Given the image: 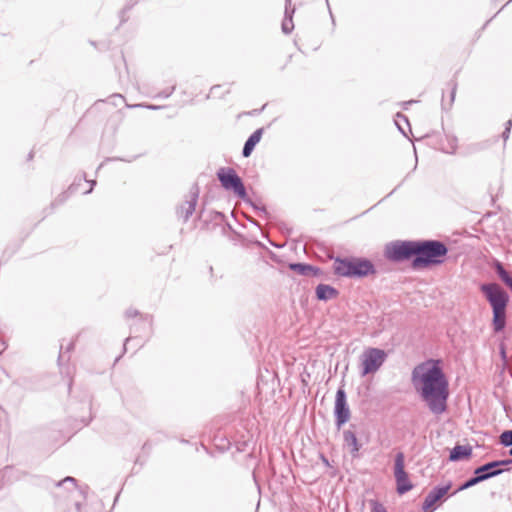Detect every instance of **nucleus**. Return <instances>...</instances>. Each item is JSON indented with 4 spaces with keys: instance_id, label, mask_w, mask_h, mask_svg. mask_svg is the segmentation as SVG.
<instances>
[{
    "instance_id": "1",
    "label": "nucleus",
    "mask_w": 512,
    "mask_h": 512,
    "mask_svg": "<svg viewBox=\"0 0 512 512\" xmlns=\"http://www.w3.org/2000/svg\"><path fill=\"white\" fill-rule=\"evenodd\" d=\"M412 383L429 411L439 416L447 411L449 383L438 363H421L412 371Z\"/></svg>"
},
{
    "instance_id": "2",
    "label": "nucleus",
    "mask_w": 512,
    "mask_h": 512,
    "mask_svg": "<svg viewBox=\"0 0 512 512\" xmlns=\"http://www.w3.org/2000/svg\"><path fill=\"white\" fill-rule=\"evenodd\" d=\"M448 254L447 246L439 240H417V256L413 268H426L442 264Z\"/></svg>"
},
{
    "instance_id": "3",
    "label": "nucleus",
    "mask_w": 512,
    "mask_h": 512,
    "mask_svg": "<svg viewBox=\"0 0 512 512\" xmlns=\"http://www.w3.org/2000/svg\"><path fill=\"white\" fill-rule=\"evenodd\" d=\"M334 273L349 278H362L376 272L374 264L365 258L337 257L333 264Z\"/></svg>"
},
{
    "instance_id": "4",
    "label": "nucleus",
    "mask_w": 512,
    "mask_h": 512,
    "mask_svg": "<svg viewBox=\"0 0 512 512\" xmlns=\"http://www.w3.org/2000/svg\"><path fill=\"white\" fill-rule=\"evenodd\" d=\"M417 256L416 241H394L386 245L385 257L394 262L409 260Z\"/></svg>"
},
{
    "instance_id": "5",
    "label": "nucleus",
    "mask_w": 512,
    "mask_h": 512,
    "mask_svg": "<svg viewBox=\"0 0 512 512\" xmlns=\"http://www.w3.org/2000/svg\"><path fill=\"white\" fill-rule=\"evenodd\" d=\"M217 178L225 190L233 191L240 199L246 200L247 192L243 181L233 168H220Z\"/></svg>"
},
{
    "instance_id": "6",
    "label": "nucleus",
    "mask_w": 512,
    "mask_h": 512,
    "mask_svg": "<svg viewBox=\"0 0 512 512\" xmlns=\"http://www.w3.org/2000/svg\"><path fill=\"white\" fill-rule=\"evenodd\" d=\"M387 354L380 348H368L361 356V375L366 376L375 373L384 364Z\"/></svg>"
},
{
    "instance_id": "7",
    "label": "nucleus",
    "mask_w": 512,
    "mask_h": 512,
    "mask_svg": "<svg viewBox=\"0 0 512 512\" xmlns=\"http://www.w3.org/2000/svg\"><path fill=\"white\" fill-rule=\"evenodd\" d=\"M481 291L484 293L492 310L507 308L509 302L508 293L496 283L483 284Z\"/></svg>"
},
{
    "instance_id": "8",
    "label": "nucleus",
    "mask_w": 512,
    "mask_h": 512,
    "mask_svg": "<svg viewBox=\"0 0 512 512\" xmlns=\"http://www.w3.org/2000/svg\"><path fill=\"white\" fill-rule=\"evenodd\" d=\"M394 477L396 480V491L399 495H403L413 488V484L405 471V455L401 451L395 455Z\"/></svg>"
},
{
    "instance_id": "9",
    "label": "nucleus",
    "mask_w": 512,
    "mask_h": 512,
    "mask_svg": "<svg viewBox=\"0 0 512 512\" xmlns=\"http://www.w3.org/2000/svg\"><path fill=\"white\" fill-rule=\"evenodd\" d=\"M512 464V458L505 460H494L487 462L474 470L476 475H484L481 479L482 482L492 477L502 474L506 469L500 468L501 466H508ZM509 470V468H507Z\"/></svg>"
},
{
    "instance_id": "10",
    "label": "nucleus",
    "mask_w": 512,
    "mask_h": 512,
    "mask_svg": "<svg viewBox=\"0 0 512 512\" xmlns=\"http://www.w3.org/2000/svg\"><path fill=\"white\" fill-rule=\"evenodd\" d=\"M334 414L336 426L338 428L344 425L350 418V410L347 404L346 393L342 388H339L336 392Z\"/></svg>"
},
{
    "instance_id": "11",
    "label": "nucleus",
    "mask_w": 512,
    "mask_h": 512,
    "mask_svg": "<svg viewBox=\"0 0 512 512\" xmlns=\"http://www.w3.org/2000/svg\"><path fill=\"white\" fill-rule=\"evenodd\" d=\"M198 195V186L194 185L190 189L189 197L179 207H177V216L179 218H182L184 222H187L190 216L194 213L198 200Z\"/></svg>"
},
{
    "instance_id": "12",
    "label": "nucleus",
    "mask_w": 512,
    "mask_h": 512,
    "mask_svg": "<svg viewBox=\"0 0 512 512\" xmlns=\"http://www.w3.org/2000/svg\"><path fill=\"white\" fill-rule=\"evenodd\" d=\"M451 483L449 482L444 486H436L427 494L424 499L422 509L424 512H433L435 510V504L440 501L450 490Z\"/></svg>"
},
{
    "instance_id": "13",
    "label": "nucleus",
    "mask_w": 512,
    "mask_h": 512,
    "mask_svg": "<svg viewBox=\"0 0 512 512\" xmlns=\"http://www.w3.org/2000/svg\"><path fill=\"white\" fill-rule=\"evenodd\" d=\"M316 298L319 301H328L336 298L339 295V291L331 285L319 284L315 289Z\"/></svg>"
},
{
    "instance_id": "14",
    "label": "nucleus",
    "mask_w": 512,
    "mask_h": 512,
    "mask_svg": "<svg viewBox=\"0 0 512 512\" xmlns=\"http://www.w3.org/2000/svg\"><path fill=\"white\" fill-rule=\"evenodd\" d=\"M264 129L259 128L255 130L246 140L242 149L243 157H249L255 146L260 142Z\"/></svg>"
},
{
    "instance_id": "15",
    "label": "nucleus",
    "mask_w": 512,
    "mask_h": 512,
    "mask_svg": "<svg viewBox=\"0 0 512 512\" xmlns=\"http://www.w3.org/2000/svg\"><path fill=\"white\" fill-rule=\"evenodd\" d=\"M343 440L346 446L350 448V453L353 456H357L361 445L358 443V439L356 437V434L351 430H344L343 431Z\"/></svg>"
},
{
    "instance_id": "16",
    "label": "nucleus",
    "mask_w": 512,
    "mask_h": 512,
    "mask_svg": "<svg viewBox=\"0 0 512 512\" xmlns=\"http://www.w3.org/2000/svg\"><path fill=\"white\" fill-rule=\"evenodd\" d=\"M472 454V448L467 445H456L451 451L449 455L450 461H460L470 457Z\"/></svg>"
},
{
    "instance_id": "17",
    "label": "nucleus",
    "mask_w": 512,
    "mask_h": 512,
    "mask_svg": "<svg viewBox=\"0 0 512 512\" xmlns=\"http://www.w3.org/2000/svg\"><path fill=\"white\" fill-rule=\"evenodd\" d=\"M493 312V320L492 325L494 332H501L506 325V308L503 309H494Z\"/></svg>"
},
{
    "instance_id": "18",
    "label": "nucleus",
    "mask_w": 512,
    "mask_h": 512,
    "mask_svg": "<svg viewBox=\"0 0 512 512\" xmlns=\"http://www.w3.org/2000/svg\"><path fill=\"white\" fill-rule=\"evenodd\" d=\"M127 318L137 317L139 316V322L143 326V328L149 332L152 327L153 318L151 315H140L139 311L136 309H128L125 312Z\"/></svg>"
},
{
    "instance_id": "19",
    "label": "nucleus",
    "mask_w": 512,
    "mask_h": 512,
    "mask_svg": "<svg viewBox=\"0 0 512 512\" xmlns=\"http://www.w3.org/2000/svg\"><path fill=\"white\" fill-rule=\"evenodd\" d=\"M495 271L499 278L512 290V276L510 273L504 268L502 263L496 261L494 265Z\"/></svg>"
},
{
    "instance_id": "20",
    "label": "nucleus",
    "mask_w": 512,
    "mask_h": 512,
    "mask_svg": "<svg viewBox=\"0 0 512 512\" xmlns=\"http://www.w3.org/2000/svg\"><path fill=\"white\" fill-rule=\"evenodd\" d=\"M288 4H290V0H286L285 18L282 22V31L285 34H290L294 28L292 21V14L294 13V9H292L291 13H289L287 7Z\"/></svg>"
},
{
    "instance_id": "21",
    "label": "nucleus",
    "mask_w": 512,
    "mask_h": 512,
    "mask_svg": "<svg viewBox=\"0 0 512 512\" xmlns=\"http://www.w3.org/2000/svg\"><path fill=\"white\" fill-rule=\"evenodd\" d=\"M289 268L292 271L297 272L298 274H300L302 276H310V272L312 270V265L307 264V263L297 262V263H290Z\"/></svg>"
},
{
    "instance_id": "22",
    "label": "nucleus",
    "mask_w": 512,
    "mask_h": 512,
    "mask_svg": "<svg viewBox=\"0 0 512 512\" xmlns=\"http://www.w3.org/2000/svg\"><path fill=\"white\" fill-rule=\"evenodd\" d=\"M483 476L484 475H476V474H474L471 478H469L463 484H461L459 486V488L454 493H452V495L456 494L459 491H463V490H466V489H468L470 487H473V486L477 485L478 483L482 482L481 478Z\"/></svg>"
},
{
    "instance_id": "23",
    "label": "nucleus",
    "mask_w": 512,
    "mask_h": 512,
    "mask_svg": "<svg viewBox=\"0 0 512 512\" xmlns=\"http://www.w3.org/2000/svg\"><path fill=\"white\" fill-rule=\"evenodd\" d=\"M395 124H396V126L398 127L399 131H400L403 135H405V136H406V132H405V130H404L403 124H405V125L409 128V131H411L410 124H409V121H408V118H407L404 114H402V113H400V112H398V113L396 114Z\"/></svg>"
},
{
    "instance_id": "24",
    "label": "nucleus",
    "mask_w": 512,
    "mask_h": 512,
    "mask_svg": "<svg viewBox=\"0 0 512 512\" xmlns=\"http://www.w3.org/2000/svg\"><path fill=\"white\" fill-rule=\"evenodd\" d=\"M447 145L443 146L442 150L445 153L453 154L457 149V138L454 136H446Z\"/></svg>"
},
{
    "instance_id": "25",
    "label": "nucleus",
    "mask_w": 512,
    "mask_h": 512,
    "mask_svg": "<svg viewBox=\"0 0 512 512\" xmlns=\"http://www.w3.org/2000/svg\"><path fill=\"white\" fill-rule=\"evenodd\" d=\"M500 444L504 447L512 446V430H505L501 433Z\"/></svg>"
},
{
    "instance_id": "26",
    "label": "nucleus",
    "mask_w": 512,
    "mask_h": 512,
    "mask_svg": "<svg viewBox=\"0 0 512 512\" xmlns=\"http://www.w3.org/2000/svg\"><path fill=\"white\" fill-rule=\"evenodd\" d=\"M67 484L71 485V489H75L77 487V480L74 477L67 476L64 479L55 482L56 487H62Z\"/></svg>"
},
{
    "instance_id": "27",
    "label": "nucleus",
    "mask_w": 512,
    "mask_h": 512,
    "mask_svg": "<svg viewBox=\"0 0 512 512\" xmlns=\"http://www.w3.org/2000/svg\"><path fill=\"white\" fill-rule=\"evenodd\" d=\"M74 191V187L73 185H71L69 188H68V191L67 192H63L61 195H59L55 200L54 202L52 203L53 206L55 205H60L62 203H64L66 201V199L69 197V194H71L72 192Z\"/></svg>"
},
{
    "instance_id": "28",
    "label": "nucleus",
    "mask_w": 512,
    "mask_h": 512,
    "mask_svg": "<svg viewBox=\"0 0 512 512\" xmlns=\"http://www.w3.org/2000/svg\"><path fill=\"white\" fill-rule=\"evenodd\" d=\"M370 506H371V512H387L384 505L377 500H371Z\"/></svg>"
},
{
    "instance_id": "29",
    "label": "nucleus",
    "mask_w": 512,
    "mask_h": 512,
    "mask_svg": "<svg viewBox=\"0 0 512 512\" xmlns=\"http://www.w3.org/2000/svg\"><path fill=\"white\" fill-rule=\"evenodd\" d=\"M246 203H249L255 211H257L260 215H267V210L265 206L257 205L256 203L252 202L248 196L246 197V200H244Z\"/></svg>"
},
{
    "instance_id": "30",
    "label": "nucleus",
    "mask_w": 512,
    "mask_h": 512,
    "mask_svg": "<svg viewBox=\"0 0 512 512\" xmlns=\"http://www.w3.org/2000/svg\"><path fill=\"white\" fill-rule=\"evenodd\" d=\"M126 106L128 108L142 107V108H146V109H149V110H159V109L163 108V106L153 105V104H133V105L126 104Z\"/></svg>"
},
{
    "instance_id": "31",
    "label": "nucleus",
    "mask_w": 512,
    "mask_h": 512,
    "mask_svg": "<svg viewBox=\"0 0 512 512\" xmlns=\"http://www.w3.org/2000/svg\"><path fill=\"white\" fill-rule=\"evenodd\" d=\"M176 86L172 85L171 87L157 93L154 97L155 98H168L172 95V93L175 91Z\"/></svg>"
},
{
    "instance_id": "32",
    "label": "nucleus",
    "mask_w": 512,
    "mask_h": 512,
    "mask_svg": "<svg viewBox=\"0 0 512 512\" xmlns=\"http://www.w3.org/2000/svg\"><path fill=\"white\" fill-rule=\"evenodd\" d=\"M74 348V341H71L67 344L66 347H64L63 344L60 345V353H59V357H58V362L60 363V361L63 359L64 357V354H63V350L66 349V352H69L71 351L72 349Z\"/></svg>"
},
{
    "instance_id": "33",
    "label": "nucleus",
    "mask_w": 512,
    "mask_h": 512,
    "mask_svg": "<svg viewBox=\"0 0 512 512\" xmlns=\"http://www.w3.org/2000/svg\"><path fill=\"white\" fill-rule=\"evenodd\" d=\"M511 127H512V120H508L506 123L505 130L502 133V137H503L504 141H506L509 138Z\"/></svg>"
},
{
    "instance_id": "34",
    "label": "nucleus",
    "mask_w": 512,
    "mask_h": 512,
    "mask_svg": "<svg viewBox=\"0 0 512 512\" xmlns=\"http://www.w3.org/2000/svg\"><path fill=\"white\" fill-rule=\"evenodd\" d=\"M138 2V0H129L128 3L126 4V6L123 8L122 10V22L125 21V19H123V14L126 13L127 11H129L136 3Z\"/></svg>"
},
{
    "instance_id": "35",
    "label": "nucleus",
    "mask_w": 512,
    "mask_h": 512,
    "mask_svg": "<svg viewBox=\"0 0 512 512\" xmlns=\"http://www.w3.org/2000/svg\"><path fill=\"white\" fill-rule=\"evenodd\" d=\"M322 275H323L322 270L319 267H316V266L312 265V270L310 272V276L321 278Z\"/></svg>"
},
{
    "instance_id": "36",
    "label": "nucleus",
    "mask_w": 512,
    "mask_h": 512,
    "mask_svg": "<svg viewBox=\"0 0 512 512\" xmlns=\"http://www.w3.org/2000/svg\"><path fill=\"white\" fill-rule=\"evenodd\" d=\"M95 184H96L95 180L90 181V188L87 191H85V194L91 193Z\"/></svg>"
},
{
    "instance_id": "37",
    "label": "nucleus",
    "mask_w": 512,
    "mask_h": 512,
    "mask_svg": "<svg viewBox=\"0 0 512 512\" xmlns=\"http://www.w3.org/2000/svg\"><path fill=\"white\" fill-rule=\"evenodd\" d=\"M455 93H456V84L454 83L453 87H452V91H451V102L454 101Z\"/></svg>"
},
{
    "instance_id": "38",
    "label": "nucleus",
    "mask_w": 512,
    "mask_h": 512,
    "mask_svg": "<svg viewBox=\"0 0 512 512\" xmlns=\"http://www.w3.org/2000/svg\"><path fill=\"white\" fill-rule=\"evenodd\" d=\"M219 88H220L219 85H215V86L211 87L210 94H214L216 92V90L219 89Z\"/></svg>"
},
{
    "instance_id": "39",
    "label": "nucleus",
    "mask_w": 512,
    "mask_h": 512,
    "mask_svg": "<svg viewBox=\"0 0 512 512\" xmlns=\"http://www.w3.org/2000/svg\"><path fill=\"white\" fill-rule=\"evenodd\" d=\"M133 339H134V338H132V337H128V338H126L125 343H124V350H126V346H127V344H128L130 341H132Z\"/></svg>"
},
{
    "instance_id": "40",
    "label": "nucleus",
    "mask_w": 512,
    "mask_h": 512,
    "mask_svg": "<svg viewBox=\"0 0 512 512\" xmlns=\"http://www.w3.org/2000/svg\"><path fill=\"white\" fill-rule=\"evenodd\" d=\"M112 97H113V98H119V99H121V100H123V101L125 100V99H124V97H123L121 94H115V95H113Z\"/></svg>"
},
{
    "instance_id": "41",
    "label": "nucleus",
    "mask_w": 512,
    "mask_h": 512,
    "mask_svg": "<svg viewBox=\"0 0 512 512\" xmlns=\"http://www.w3.org/2000/svg\"><path fill=\"white\" fill-rule=\"evenodd\" d=\"M247 219H248V221H250L252 224L259 226V224H258L255 220H252L251 218H247Z\"/></svg>"
},
{
    "instance_id": "42",
    "label": "nucleus",
    "mask_w": 512,
    "mask_h": 512,
    "mask_svg": "<svg viewBox=\"0 0 512 512\" xmlns=\"http://www.w3.org/2000/svg\"><path fill=\"white\" fill-rule=\"evenodd\" d=\"M323 462H324L325 464H328V460H327L325 457H323Z\"/></svg>"
},
{
    "instance_id": "43",
    "label": "nucleus",
    "mask_w": 512,
    "mask_h": 512,
    "mask_svg": "<svg viewBox=\"0 0 512 512\" xmlns=\"http://www.w3.org/2000/svg\"><path fill=\"white\" fill-rule=\"evenodd\" d=\"M509 455L512 456V448L509 450Z\"/></svg>"
},
{
    "instance_id": "44",
    "label": "nucleus",
    "mask_w": 512,
    "mask_h": 512,
    "mask_svg": "<svg viewBox=\"0 0 512 512\" xmlns=\"http://www.w3.org/2000/svg\"><path fill=\"white\" fill-rule=\"evenodd\" d=\"M76 508L79 510L80 509V504H76Z\"/></svg>"
}]
</instances>
